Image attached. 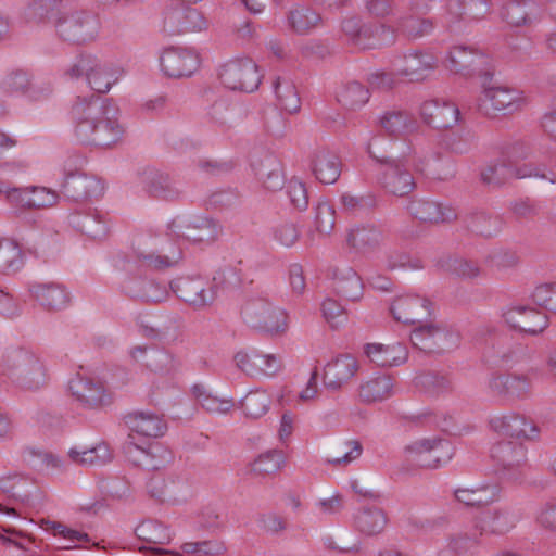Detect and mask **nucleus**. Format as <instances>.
Masks as SVG:
<instances>
[{"instance_id": "f257e3e1", "label": "nucleus", "mask_w": 556, "mask_h": 556, "mask_svg": "<svg viewBox=\"0 0 556 556\" xmlns=\"http://www.w3.org/2000/svg\"><path fill=\"white\" fill-rule=\"evenodd\" d=\"M182 258V251L177 247L160 253L134 250L132 253L119 254L114 263L115 268L125 273L122 292L131 300L146 303H161L168 296L166 286L155 279L140 274L142 267L164 270L173 267Z\"/></svg>"}, {"instance_id": "f03ea898", "label": "nucleus", "mask_w": 556, "mask_h": 556, "mask_svg": "<svg viewBox=\"0 0 556 556\" xmlns=\"http://www.w3.org/2000/svg\"><path fill=\"white\" fill-rule=\"evenodd\" d=\"M77 139L87 146L110 148L117 143L124 129L118 122V108L100 96L77 97L72 106Z\"/></svg>"}, {"instance_id": "7ed1b4c3", "label": "nucleus", "mask_w": 556, "mask_h": 556, "mask_svg": "<svg viewBox=\"0 0 556 556\" xmlns=\"http://www.w3.org/2000/svg\"><path fill=\"white\" fill-rule=\"evenodd\" d=\"M397 143L383 136H375L367 146V152L379 165L377 182L388 194L406 197L416 188L415 177L408 166V160L399 155Z\"/></svg>"}, {"instance_id": "20e7f679", "label": "nucleus", "mask_w": 556, "mask_h": 556, "mask_svg": "<svg viewBox=\"0 0 556 556\" xmlns=\"http://www.w3.org/2000/svg\"><path fill=\"white\" fill-rule=\"evenodd\" d=\"M3 374L18 388L35 391L47 383V370L40 358L31 351L18 348L4 358Z\"/></svg>"}, {"instance_id": "39448f33", "label": "nucleus", "mask_w": 556, "mask_h": 556, "mask_svg": "<svg viewBox=\"0 0 556 556\" xmlns=\"http://www.w3.org/2000/svg\"><path fill=\"white\" fill-rule=\"evenodd\" d=\"M241 315L247 325L270 334L285 332L288 327L287 313L263 296L248 299L241 308Z\"/></svg>"}, {"instance_id": "423d86ee", "label": "nucleus", "mask_w": 556, "mask_h": 556, "mask_svg": "<svg viewBox=\"0 0 556 556\" xmlns=\"http://www.w3.org/2000/svg\"><path fill=\"white\" fill-rule=\"evenodd\" d=\"M492 77L484 78L482 92L477 101L478 111L488 117H495L498 113L513 114L522 109L526 100L522 92L506 86H495L490 83Z\"/></svg>"}, {"instance_id": "0eeeda50", "label": "nucleus", "mask_w": 556, "mask_h": 556, "mask_svg": "<svg viewBox=\"0 0 556 556\" xmlns=\"http://www.w3.org/2000/svg\"><path fill=\"white\" fill-rule=\"evenodd\" d=\"M83 163L84 157L77 153L68 155L67 160L64 161L65 179L61 192L75 202L98 197L103 189L94 177L87 176L79 170Z\"/></svg>"}, {"instance_id": "6e6552de", "label": "nucleus", "mask_w": 556, "mask_h": 556, "mask_svg": "<svg viewBox=\"0 0 556 556\" xmlns=\"http://www.w3.org/2000/svg\"><path fill=\"white\" fill-rule=\"evenodd\" d=\"M58 35L72 43H86L93 40L100 28L98 15L92 12L75 11L55 20Z\"/></svg>"}, {"instance_id": "1a4fd4ad", "label": "nucleus", "mask_w": 556, "mask_h": 556, "mask_svg": "<svg viewBox=\"0 0 556 556\" xmlns=\"http://www.w3.org/2000/svg\"><path fill=\"white\" fill-rule=\"evenodd\" d=\"M222 83L231 90L252 92L261 83L257 65L251 59L231 60L219 72Z\"/></svg>"}, {"instance_id": "9d476101", "label": "nucleus", "mask_w": 556, "mask_h": 556, "mask_svg": "<svg viewBox=\"0 0 556 556\" xmlns=\"http://www.w3.org/2000/svg\"><path fill=\"white\" fill-rule=\"evenodd\" d=\"M173 292L185 303L202 308L215 300L214 287L202 277H180L170 282Z\"/></svg>"}, {"instance_id": "9b49d317", "label": "nucleus", "mask_w": 556, "mask_h": 556, "mask_svg": "<svg viewBox=\"0 0 556 556\" xmlns=\"http://www.w3.org/2000/svg\"><path fill=\"white\" fill-rule=\"evenodd\" d=\"M447 67L454 73L477 75L483 78L493 76L488 58L466 46H455L451 49Z\"/></svg>"}, {"instance_id": "f8f14e48", "label": "nucleus", "mask_w": 556, "mask_h": 556, "mask_svg": "<svg viewBox=\"0 0 556 556\" xmlns=\"http://www.w3.org/2000/svg\"><path fill=\"white\" fill-rule=\"evenodd\" d=\"M185 3L172 4L165 12L164 27L169 35L200 31L205 28L206 21L203 14Z\"/></svg>"}, {"instance_id": "ddd939ff", "label": "nucleus", "mask_w": 556, "mask_h": 556, "mask_svg": "<svg viewBox=\"0 0 556 556\" xmlns=\"http://www.w3.org/2000/svg\"><path fill=\"white\" fill-rule=\"evenodd\" d=\"M68 389L75 400L86 408L97 409L112 403L111 394L101 381L79 374L71 379Z\"/></svg>"}, {"instance_id": "4468645a", "label": "nucleus", "mask_w": 556, "mask_h": 556, "mask_svg": "<svg viewBox=\"0 0 556 556\" xmlns=\"http://www.w3.org/2000/svg\"><path fill=\"white\" fill-rule=\"evenodd\" d=\"M67 74L72 78L86 76L90 88L97 93H105L110 90L116 78H113L92 55H80L74 63Z\"/></svg>"}, {"instance_id": "2eb2a0df", "label": "nucleus", "mask_w": 556, "mask_h": 556, "mask_svg": "<svg viewBox=\"0 0 556 556\" xmlns=\"http://www.w3.org/2000/svg\"><path fill=\"white\" fill-rule=\"evenodd\" d=\"M417 324L418 326L410 333L413 346L425 353L443 352L451 337L445 327L427 320Z\"/></svg>"}, {"instance_id": "dca6fc26", "label": "nucleus", "mask_w": 556, "mask_h": 556, "mask_svg": "<svg viewBox=\"0 0 556 556\" xmlns=\"http://www.w3.org/2000/svg\"><path fill=\"white\" fill-rule=\"evenodd\" d=\"M410 215L425 224H451L458 218L456 210L431 199H416L408 204Z\"/></svg>"}, {"instance_id": "f3484780", "label": "nucleus", "mask_w": 556, "mask_h": 556, "mask_svg": "<svg viewBox=\"0 0 556 556\" xmlns=\"http://www.w3.org/2000/svg\"><path fill=\"white\" fill-rule=\"evenodd\" d=\"M518 515L507 507H492L482 510L475 519V528L479 535L483 533L503 535L514 529Z\"/></svg>"}, {"instance_id": "a211bd4d", "label": "nucleus", "mask_w": 556, "mask_h": 556, "mask_svg": "<svg viewBox=\"0 0 556 556\" xmlns=\"http://www.w3.org/2000/svg\"><path fill=\"white\" fill-rule=\"evenodd\" d=\"M503 316L510 328L531 336L543 332L548 326L545 313L528 306L510 307Z\"/></svg>"}, {"instance_id": "6ab92c4d", "label": "nucleus", "mask_w": 556, "mask_h": 556, "mask_svg": "<svg viewBox=\"0 0 556 556\" xmlns=\"http://www.w3.org/2000/svg\"><path fill=\"white\" fill-rule=\"evenodd\" d=\"M163 72L173 78L191 76L199 67L197 53L182 48H167L160 59Z\"/></svg>"}, {"instance_id": "aec40b11", "label": "nucleus", "mask_w": 556, "mask_h": 556, "mask_svg": "<svg viewBox=\"0 0 556 556\" xmlns=\"http://www.w3.org/2000/svg\"><path fill=\"white\" fill-rule=\"evenodd\" d=\"M463 228L472 236L490 239L497 236L503 228L501 216L481 208H473L460 217Z\"/></svg>"}, {"instance_id": "412c9836", "label": "nucleus", "mask_w": 556, "mask_h": 556, "mask_svg": "<svg viewBox=\"0 0 556 556\" xmlns=\"http://www.w3.org/2000/svg\"><path fill=\"white\" fill-rule=\"evenodd\" d=\"M491 457L511 477L520 473L527 465L526 447L513 441H501L494 444L491 448Z\"/></svg>"}, {"instance_id": "4be33fe9", "label": "nucleus", "mask_w": 556, "mask_h": 556, "mask_svg": "<svg viewBox=\"0 0 556 556\" xmlns=\"http://www.w3.org/2000/svg\"><path fill=\"white\" fill-rule=\"evenodd\" d=\"M429 300L418 295H405L397 298L391 305V313L397 321L415 325L424 323L431 315Z\"/></svg>"}, {"instance_id": "5701e85b", "label": "nucleus", "mask_w": 556, "mask_h": 556, "mask_svg": "<svg viewBox=\"0 0 556 556\" xmlns=\"http://www.w3.org/2000/svg\"><path fill=\"white\" fill-rule=\"evenodd\" d=\"M332 279V288L337 295L346 301H358L363 296V282L357 273L350 266H332L328 268Z\"/></svg>"}, {"instance_id": "b1692460", "label": "nucleus", "mask_w": 556, "mask_h": 556, "mask_svg": "<svg viewBox=\"0 0 556 556\" xmlns=\"http://www.w3.org/2000/svg\"><path fill=\"white\" fill-rule=\"evenodd\" d=\"M459 114L458 106L452 102L430 100L420 108L422 121L435 129L452 128L459 121Z\"/></svg>"}, {"instance_id": "393cba45", "label": "nucleus", "mask_w": 556, "mask_h": 556, "mask_svg": "<svg viewBox=\"0 0 556 556\" xmlns=\"http://www.w3.org/2000/svg\"><path fill=\"white\" fill-rule=\"evenodd\" d=\"M489 387L500 396L523 399L531 392L532 379L529 374H498L490 379Z\"/></svg>"}, {"instance_id": "a878e982", "label": "nucleus", "mask_w": 556, "mask_h": 556, "mask_svg": "<svg viewBox=\"0 0 556 556\" xmlns=\"http://www.w3.org/2000/svg\"><path fill=\"white\" fill-rule=\"evenodd\" d=\"M490 424L496 432L518 440H531L539 435L536 425L526 416L516 413L494 417Z\"/></svg>"}, {"instance_id": "bb28decb", "label": "nucleus", "mask_w": 556, "mask_h": 556, "mask_svg": "<svg viewBox=\"0 0 556 556\" xmlns=\"http://www.w3.org/2000/svg\"><path fill=\"white\" fill-rule=\"evenodd\" d=\"M501 17L511 27L530 26L541 17L535 0H509L501 8Z\"/></svg>"}, {"instance_id": "cd10ccee", "label": "nucleus", "mask_w": 556, "mask_h": 556, "mask_svg": "<svg viewBox=\"0 0 556 556\" xmlns=\"http://www.w3.org/2000/svg\"><path fill=\"white\" fill-rule=\"evenodd\" d=\"M406 450L417 456L429 454L428 459H417V464L421 467H438L442 462L445 463L452 457L450 443L440 438L422 439L407 446Z\"/></svg>"}, {"instance_id": "c85d7f7f", "label": "nucleus", "mask_w": 556, "mask_h": 556, "mask_svg": "<svg viewBox=\"0 0 556 556\" xmlns=\"http://www.w3.org/2000/svg\"><path fill=\"white\" fill-rule=\"evenodd\" d=\"M346 244L361 254H369L379 249L383 241L382 230L375 225H358L346 233Z\"/></svg>"}, {"instance_id": "c756f323", "label": "nucleus", "mask_w": 556, "mask_h": 556, "mask_svg": "<svg viewBox=\"0 0 556 556\" xmlns=\"http://www.w3.org/2000/svg\"><path fill=\"white\" fill-rule=\"evenodd\" d=\"M358 369L352 355L345 354L327 364L324 371V383L327 389L339 390L348 383Z\"/></svg>"}, {"instance_id": "7c9ffc66", "label": "nucleus", "mask_w": 556, "mask_h": 556, "mask_svg": "<svg viewBox=\"0 0 556 556\" xmlns=\"http://www.w3.org/2000/svg\"><path fill=\"white\" fill-rule=\"evenodd\" d=\"M311 168L321 184H334L341 174L342 164L340 157L327 149L316 150L311 160Z\"/></svg>"}, {"instance_id": "2f4dec72", "label": "nucleus", "mask_w": 556, "mask_h": 556, "mask_svg": "<svg viewBox=\"0 0 556 556\" xmlns=\"http://www.w3.org/2000/svg\"><path fill=\"white\" fill-rule=\"evenodd\" d=\"M124 420L131 432H136L143 437H162L167 430L166 421L153 413H129L124 417Z\"/></svg>"}, {"instance_id": "473e14b6", "label": "nucleus", "mask_w": 556, "mask_h": 556, "mask_svg": "<svg viewBox=\"0 0 556 556\" xmlns=\"http://www.w3.org/2000/svg\"><path fill=\"white\" fill-rule=\"evenodd\" d=\"M389 522L384 510L377 506H364L354 516L355 529L366 536L381 534Z\"/></svg>"}, {"instance_id": "72a5a7b5", "label": "nucleus", "mask_w": 556, "mask_h": 556, "mask_svg": "<svg viewBox=\"0 0 556 556\" xmlns=\"http://www.w3.org/2000/svg\"><path fill=\"white\" fill-rule=\"evenodd\" d=\"M137 352L146 354L144 365L156 375L172 376L179 367V362L164 349L136 346L131 353L135 356Z\"/></svg>"}, {"instance_id": "f704fd0d", "label": "nucleus", "mask_w": 556, "mask_h": 556, "mask_svg": "<svg viewBox=\"0 0 556 556\" xmlns=\"http://www.w3.org/2000/svg\"><path fill=\"white\" fill-rule=\"evenodd\" d=\"M365 353L372 363L380 367L401 365L408 356L406 346L401 343L392 345L369 343L365 348Z\"/></svg>"}, {"instance_id": "c9c22d12", "label": "nucleus", "mask_w": 556, "mask_h": 556, "mask_svg": "<svg viewBox=\"0 0 556 556\" xmlns=\"http://www.w3.org/2000/svg\"><path fill=\"white\" fill-rule=\"evenodd\" d=\"M176 228H180V226H177L176 220H173L169 224L172 232L194 243L213 242L219 232L217 225L211 219H201L197 224L185 226L184 229L179 231H177Z\"/></svg>"}, {"instance_id": "e433bc0d", "label": "nucleus", "mask_w": 556, "mask_h": 556, "mask_svg": "<svg viewBox=\"0 0 556 556\" xmlns=\"http://www.w3.org/2000/svg\"><path fill=\"white\" fill-rule=\"evenodd\" d=\"M434 21L417 13L402 16L397 22L399 33L407 40H417L431 34L434 29Z\"/></svg>"}, {"instance_id": "4c0bfd02", "label": "nucleus", "mask_w": 556, "mask_h": 556, "mask_svg": "<svg viewBox=\"0 0 556 556\" xmlns=\"http://www.w3.org/2000/svg\"><path fill=\"white\" fill-rule=\"evenodd\" d=\"M416 125V119L407 111L392 110L386 112L380 117L381 128L393 137L404 136L414 131Z\"/></svg>"}, {"instance_id": "58836bf2", "label": "nucleus", "mask_w": 556, "mask_h": 556, "mask_svg": "<svg viewBox=\"0 0 556 556\" xmlns=\"http://www.w3.org/2000/svg\"><path fill=\"white\" fill-rule=\"evenodd\" d=\"M71 460L79 466H103L113 458L112 451L106 443H100L91 448H71L68 452Z\"/></svg>"}, {"instance_id": "ea45409f", "label": "nucleus", "mask_w": 556, "mask_h": 556, "mask_svg": "<svg viewBox=\"0 0 556 556\" xmlns=\"http://www.w3.org/2000/svg\"><path fill=\"white\" fill-rule=\"evenodd\" d=\"M287 20L294 33L304 35L320 24L321 16L311 7L298 4L289 11Z\"/></svg>"}, {"instance_id": "a19ab883", "label": "nucleus", "mask_w": 556, "mask_h": 556, "mask_svg": "<svg viewBox=\"0 0 556 556\" xmlns=\"http://www.w3.org/2000/svg\"><path fill=\"white\" fill-rule=\"evenodd\" d=\"M153 472L147 483L150 496L161 502L173 498L178 490V477L173 473L165 475L161 470Z\"/></svg>"}, {"instance_id": "79ce46f5", "label": "nucleus", "mask_w": 556, "mask_h": 556, "mask_svg": "<svg viewBox=\"0 0 556 556\" xmlns=\"http://www.w3.org/2000/svg\"><path fill=\"white\" fill-rule=\"evenodd\" d=\"M437 58L433 54L422 51H413L404 55V66L400 71V74L419 80L422 78V73L433 70Z\"/></svg>"}, {"instance_id": "37998d69", "label": "nucleus", "mask_w": 556, "mask_h": 556, "mask_svg": "<svg viewBox=\"0 0 556 556\" xmlns=\"http://www.w3.org/2000/svg\"><path fill=\"white\" fill-rule=\"evenodd\" d=\"M448 11L456 18L479 21L491 12V0H460L448 4Z\"/></svg>"}, {"instance_id": "c03bdc74", "label": "nucleus", "mask_w": 556, "mask_h": 556, "mask_svg": "<svg viewBox=\"0 0 556 556\" xmlns=\"http://www.w3.org/2000/svg\"><path fill=\"white\" fill-rule=\"evenodd\" d=\"M480 536L476 529L471 533H454L448 538L447 549L441 551L439 556H446L448 552L456 556H471L481 544Z\"/></svg>"}, {"instance_id": "a18cd8bd", "label": "nucleus", "mask_w": 556, "mask_h": 556, "mask_svg": "<svg viewBox=\"0 0 556 556\" xmlns=\"http://www.w3.org/2000/svg\"><path fill=\"white\" fill-rule=\"evenodd\" d=\"M34 295L49 309H60L68 302V294L65 289L58 283H41L33 288Z\"/></svg>"}, {"instance_id": "49530a36", "label": "nucleus", "mask_w": 556, "mask_h": 556, "mask_svg": "<svg viewBox=\"0 0 556 556\" xmlns=\"http://www.w3.org/2000/svg\"><path fill=\"white\" fill-rule=\"evenodd\" d=\"M274 89L278 105L281 110L293 114L301 109V99L295 85L286 78L277 77L274 80Z\"/></svg>"}, {"instance_id": "de8ad7c7", "label": "nucleus", "mask_w": 556, "mask_h": 556, "mask_svg": "<svg viewBox=\"0 0 556 556\" xmlns=\"http://www.w3.org/2000/svg\"><path fill=\"white\" fill-rule=\"evenodd\" d=\"M61 2V0H33L24 11V18L34 24L49 22L58 16Z\"/></svg>"}, {"instance_id": "09e8293b", "label": "nucleus", "mask_w": 556, "mask_h": 556, "mask_svg": "<svg viewBox=\"0 0 556 556\" xmlns=\"http://www.w3.org/2000/svg\"><path fill=\"white\" fill-rule=\"evenodd\" d=\"M23 265L24 257L18 244L9 239H0V274L16 273Z\"/></svg>"}, {"instance_id": "8fccbe9b", "label": "nucleus", "mask_w": 556, "mask_h": 556, "mask_svg": "<svg viewBox=\"0 0 556 556\" xmlns=\"http://www.w3.org/2000/svg\"><path fill=\"white\" fill-rule=\"evenodd\" d=\"M324 547L329 552L357 555L361 553V541L349 531H339L321 539Z\"/></svg>"}, {"instance_id": "3c124183", "label": "nucleus", "mask_w": 556, "mask_h": 556, "mask_svg": "<svg viewBox=\"0 0 556 556\" xmlns=\"http://www.w3.org/2000/svg\"><path fill=\"white\" fill-rule=\"evenodd\" d=\"M393 380L389 376L374 378L359 387V397L365 403L382 401L391 395Z\"/></svg>"}, {"instance_id": "603ef678", "label": "nucleus", "mask_w": 556, "mask_h": 556, "mask_svg": "<svg viewBox=\"0 0 556 556\" xmlns=\"http://www.w3.org/2000/svg\"><path fill=\"white\" fill-rule=\"evenodd\" d=\"M455 497L466 506H482L492 503L496 498L494 486L483 485L477 489L459 488L455 491Z\"/></svg>"}, {"instance_id": "864d4df0", "label": "nucleus", "mask_w": 556, "mask_h": 556, "mask_svg": "<svg viewBox=\"0 0 556 556\" xmlns=\"http://www.w3.org/2000/svg\"><path fill=\"white\" fill-rule=\"evenodd\" d=\"M368 99L369 90L358 81H351L337 92L338 102L350 110L364 105Z\"/></svg>"}, {"instance_id": "5fc2aeb1", "label": "nucleus", "mask_w": 556, "mask_h": 556, "mask_svg": "<svg viewBox=\"0 0 556 556\" xmlns=\"http://www.w3.org/2000/svg\"><path fill=\"white\" fill-rule=\"evenodd\" d=\"M33 483L20 475H8L0 478V490L15 501L27 503L30 498L28 486Z\"/></svg>"}, {"instance_id": "6e6d98bb", "label": "nucleus", "mask_w": 556, "mask_h": 556, "mask_svg": "<svg viewBox=\"0 0 556 556\" xmlns=\"http://www.w3.org/2000/svg\"><path fill=\"white\" fill-rule=\"evenodd\" d=\"M390 30L384 25L363 24L353 45L361 50L376 49L382 46V35Z\"/></svg>"}, {"instance_id": "4d7b16f0", "label": "nucleus", "mask_w": 556, "mask_h": 556, "mask_svg": "<svg viewBox=\"0 0 556 556\" xmlns=\"http://www.w3.org/2000/svg\"><path fill=\"white\" fill-rule=\"evenodd\" d=\"M1 86L7 92L28 94L33 100L40 99L39 92L31 89V83L28 75L21 70H15L8 74L3 78Z\"/></svg>"}, {"instance_id": "13d9d810", "label": "nucleus", "mask_w": 556, "mask_h": 556, "mask_svg": "<svg viewBox=\"0 0 556 556\" xmlns=\"http://www.w3.org/2000/svg\"><path fill=\"white\" fill-rule=\"evenodd\" d=\"M72 224L79 231L92 239L102 240L108 233L106 223L98 215H75L72 219Z\"/></svg>"}, {"instance_id": "bf43d9fd", "label": "nucleus", "mask_w": 556, "mask_h": 556, "mask_svg": "<svg viewBox=\"0 0 556 556\" xmlns=\"http://www.w3.org/2000/svg\"><path fill=\"white\" fill-rule=\"evenodd\" d=\"M240 404L247 417L256 419L268 410L270 399L265 391L255 390L249 392Z\"/></svg>"}, {"instance_id": "052dcab7", "label": "nucleus", "mask_w": 556, "mask_h": 556, "mask_svg": "<svg viewBox=\"0 0 556 556\" xmlns=\"http://www.w3.org/2000/svg\"><path fill=\"white\" fill-rule=\"evenodd\" d=\"M285 463V457L277 450L261 454L252 464V470L258 475H271L277 472Z\"/></svg>"}, {"instance_id": "680f3d73", "label": "nucleus", "mask_w": 556, "mask_h": 556, "mask_svg": "<svg viewBox=\"0 0 556 556\" xmlns=\"http://www.w3.org/2000/svg\"><path fill=\"white\" fill-rule=\"evenodd\" d=\"M414 382L416 388L430 395H438L450 388L448 380L435 372L420 374L415 378Z\"/></svg>"}, {"instance_id": "e2e57ef3", "label": "nucleus", "mask_w": 556, "mask_h": 556, "mask_svg": "<svg viewBox=\"0 0 556 556\" xmlns=\"http://www.w3.org/2000/svg\"><path fill=\"white\" fill-rule=\"evenodd\" d=\"M147 458L149 466L148 471H160L164 469L173 460L172 452L159 442L150 443L147 447Z\"/></svg>"}, {"instance_id": "0e129e2a", "label": "nucleus", "mask_w": 556, "mask_h": 556, "mask_svg": "<svg viewBox=\"0 0 556 556\" xmlns=\"http://www.w3.org/2000/svg\"><path fill=\"white\" fill-rule=\"evenodd\" d=\"M340 202L343 211L350 214L369 211L376 206V198L370 193L364 195L343 193L340 198Z\"/></svg>"}, {"instance_id": "69168bd1", "label": "nucleus", "mask_w": 556, "mask_h": 556, "mask_svg": "<svg viewBox=\"0 0 556 556\" xmlns=\"http://www.w3.org/2000/svg\"><path fill=\"white\" fill-rule=\"evenodd\" d=\"M336 224V212L327 201H320L315 207V226L318 232L329 235Z\"/></svg>"}, {"instance_id": "338daca9", "label": "nucleus", "mask_w": 556, "mask_h": 556, "mask_svg": "<svg viewBox=\"0 0 556 556\" xmlns=\"http://www.w3.org/2000/svg\"><path fill=\"white\" fill-rule=\"evenodd\" d=\"M149 192L155 198L166 200L175 199L178 197L179 191L170 181L168 175L156 174L149 184Z\"/></svg>"}, {"instance_id": "774afa93", "label": "nucleus", "mask_w": 556, "mask_h": 556, "mask_svg": "<svg viewBox=\"0 0 556 556\" xmlns=\"http://www.w3.org/2000/svg\"><path fill=\"white\" fill-rule=\"evenodd\" d=\"M533 302L556 314V283H543L532 292Z\"/></svg>"}]
</instances>
